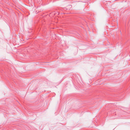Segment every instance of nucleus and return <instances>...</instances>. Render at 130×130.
Listing matches in <instances>:
<instances>
[{
    "mask_svg": "<svg viewBox=\"0 0 130 130\" xmlns=\"http://www.w3.org/2000/svg\"><path fill=\"white\" fill-rule=\"evenodd\" d=\"M59 14V13L57 12V13H55L54 12H53L52 13H50V16H51V15H58Z\"/></svg>",
    "mask_w": 130,
    "mask_h": 130,
    "instance_id": "f257e3e1",
    "label": "nucleus"
}]
</instances>
